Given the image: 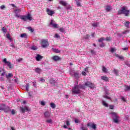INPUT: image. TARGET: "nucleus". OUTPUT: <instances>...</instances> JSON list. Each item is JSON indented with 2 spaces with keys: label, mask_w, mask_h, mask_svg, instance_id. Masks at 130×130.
Here are the masks:
<instances>
[{
  "label": "nucleus",
  "mask_w": 130,
  "mask_h": 130,
  "mask_svg": "<svg viewBox=\"0 0 130 130\" xmlns=\"http://www.w3.org/2000/svg\"><path fill=\"white\" fill-rule=\"evenodd\" d=\"M97 26H98V24H97V23L94 22V23L92 24V26H93V27H97Z\"/></svg>",
  "instance_id": "obj_54"
},
{
  "label": "nucleus",
  "mask_w": 130,
  "mask_h": 130,
  "mask_svg": "<svg viewBox=\"0 0 130 130\" xmlns=\"http://www.w3.org/2000/svg\"><path fill=\"white\" fill-rule=\"evenodd\" d=\"M41 43V45L43 47V48H46V47H47V46H49V43H48V40H42Z\"/></svg>",
  "instance_id": "obj_5"
},
{
  "label": "nucleus",
  "mask_w": 130,
  "mask_h": 130,
  "mask_svg": "<svg viewBox=\"0 0 130 130\" xmlns=\"http://www.w3.org/2000/svg\"><path fill=\"white\" fill-rule=\"evenodd\" d=\"M90 52L92 55H94V54H96V52L94 50H91L90 51Z\"/></svg>",
  "instance_id": "obj_42"
},
{
  "label": "nucleus",
  "mask_w": 130,
  "mask_h": 130,
  "mask_svg": "<svg viewBox=\"0 0 130 130\" xmlns=\"http://www.w3.org/2000/svg\"><path fill=\"white\" fill-rule=\"evenodd\" d=\"M42 72V70L41 69H40V68H37L36 69V73H37V74H40Z\"/></svg>",
  "instance_id": "obj_30"
},
{
  "label": "nucleus",
  "mask_w": 130,
  "mask_h": 130,
  "mask_svg": "<svg viewBox=\"0 0 130 130\" xmlns=\"http://www.w3.org/2000/svg\"><path fill=\"white\" fill-rule=\"evenodd\" d=\"M125 26L126 27V28H128L129 26V21H126L125 22Z\"/></svg>",
  "instance_id": "obj_33"
},
{
  "label": "nucleus",
  "mask_w": 130,
  "mask_h": 130,
  "mask_svg": "<svg viewBox=\"0 0 130 130\" xmlns=\"http://www.w3.org/2000/svg\"><path fill=\"white\" fill-rule=\"evenodd\" d=\"M44 116L46 118H48V117H50V113H49L48 111L45 112L44 114Z\"/></svg>",
  "instance_id": "obj_12"
},
{
  "label": "nucleus",
  "mask_w": 130,
  "mask_h": 130,
  "mask_svg": "<svg viewBox=\"0 0 130 130\" xmlns=\"http://www.w3.org/2000/svg\"><path fill=\"white\" fill-rule=\"evenodd\" d=\"M75 121L76 123H79V122H80V121L78 119H75Z\"/></svg>",
  "instance_id": "obj_64"
},
{
  "label": "nucleus",
  "mask_w": 130,
  "mask_h": 130,
  "mask_svg": "<svg viewBox=\"0 0 130 130\" xmlns=\"http://www.w3.org/2000/svg\"><path fill=\"white\" fill-rule=\"evenodd\" d=\"M76 2L77 7H82V5H81V3L80 2V0H76Z\"/></svg>",
  "instance_id": "obj_27"
},
{
  "label": "nucleus",
  "mask_w": 130,
  "mask_h": 130,
  "mask_svg": "<svg viewBox=\"0 0 130 130\" xmlns=\"http://www.w3.org/2000/svg\"><path fill=\"white\" fill-rule=\"evenodd\" d=\"M50 25H52L53 28H58V24L53 23V20H51Z\"/></svg>",
  "instance_id": "obj_16"
},
{
  "label": "nucleus",
  "mask_w": 130,
  "mask_h": 130,
  "mask_svg": "<svg viewBox=\"0 0 130 130\" xmlns=\"http://www.w3.org/2000/svg\"><path fill=\"white\" fill-rule=\"evenodd\" d=\"M123 15L126 16V17H128V16H129V10H127L125 9Z\"/></svg>",
  "instance_id": "obj_18"
},
{
  "label": "nucleus",
  "mask_w": 130,
  "mask_h": 130,
  "mask_svg": "<svg viewBox=\"0 0 130 130\" xmlns=\"http://www.w3.org/2000/svg\"><path fill=\"white\" fill-rule=\"evenodd\" d=\"M90 37V35H86L85 37H84V39H89Z\"/></svg>",
  "instance_id": "obj_49"
},
{
  "label": "nucleus",
  "mask_w": 130,
  "mask_h": 130,
  "mask_svg": "<svg viewBox=\"0 0 130 130\" xmlns=\"http://www.w3.org/2000/svg\"><path fill=\"white\" fill-rule=\"evenodd\" d=\"M116 57H118V58L121 60H124V57L123 56H119L118 54H116Z\"/></svg>",
  "instance_id": "obj_20"
},
{
  "label": "nucleus",
  "mask_w": 130,
  "mask_h": 130,
  "mask_svg": "<svg viewBox=\"0 0 130 130\" xmlns=\"http://www.w3.org/2000/svg\"><path fill=\"white\" fill-rule=\"evenodd\" d=\"M106 11H107V12H110V11H111V7H110V6H107Z\"/></svg>",
  "instance_id": "obj_26"
},
{
  "label": "nucleus",
  "mask_w": 130,
  "mask_h": 130,
  "mask_svg": "<svg viewBox=\"0 0 130 130\" xmlns=\"http://www.w3.org/2000/svg\"><path fill=\"white\" fill-rule=\"evenodd\" d=\"M46 12L49 16H52L54 14V11L50 10L49 9L47 8L46 9Z\"/></svg>",
  "instance_id": "obj_10"
},
{
  "label": "nucleus",
  "mask_w": 130,
  "mask_h": 130,
  "mask_svg": "<svg viewBox=\"0 0 130 130\" xmlns=\"http://www.w3.org/2000/svg\"><path fill=\"white\" fill-rule=\"evenodd\" d=\"M80 76V74L78 73H74V77H75V78H79V76Z\"/></svg>",
  "instance_id": "obj_38"
},
{
  "label": "nucleus",
  "mask_w": 130,
  "mask_h": 130,
  "mask_svg": "<svg viewBox=\"0 0 130 130\" xmlns=\"http://www.w3.org/2000/svg\"><path fill=\"white\" fill-rule=\"evenodd\" d=\"M3 62L5 63L7 67L9 68V69H13L14 68V64H12V62L8 61L6 58H5L2 60Z\"/></svg>",
  "instance_id": "obj_3"
},
{
  "label": "nucleus",
  "mask_w": 130,
  "mask_h": 130,
  "mask_svg": "<svg viewBox=\"0 0 130 130\" xmlns=\"http://www.w3.org/2000/svg\"><path fill=\"white\" fill-rule=\"evenodd\" d=\"M121 99L123 102H126V99L124 98V97L121 96Z\"/></svg>",
  "instance_id": "obj_41"
},
{
  "label": "nucleus",
  "mask_w": 130,
  "mask_h": 130,
  "mask_svg": "<svg viewBox=\"0 0 130 130\" xmlns=\"http://www.w3.org/2000/svg\"><path fill=\"white\" fill-rule=\"evenodd\" d=\"M101 79L102 80H103V81H105V82H108V81H109L108 77L106 76H102Z\"/></svg>",
  "instance_id": "obj_19"
},
{
  "label": "nucleus",
  "mask_w": 130,
  "mask_h": 130,
  "mask_svg": "<svg viewBox=\"0 0 130 130\" xmlns=\"http://www.w3.org/2000/svg\"><path fill=\"white\" fill-rule=\"evenodd\" d=\"M67 10H71L72 9V7H71V5H68L66 7Z\"/></svg>",
  "instance_id": "obj_48"
},
{
  "label": "nucleus",
  "mask_w": 130,
  "mask_h": 130,
  "mask_svg": "<svg viewBox=\"0 0 130 130\" xmlns=\"http://www.w3.org/2000/svg\"><path fill=\"white\" fill-rule=\"evenodd\" d=\"M10 46L11 47H13V48H17V47L15 46V45L14 44H11L10 45Z\"/></svg>",
  "instance_id": "obj_56"
},
{
  "label": "nucleus",
  "mask_w": 130,
  "mask_h": 130,
  "mask_svg": "<svg viewBox=\"0 0 130 130\" xmlns=\"http://www.w3.org/2000/svg\"><path fill=\"white\" fill-rule=\"evenodd\" d=\"M66 124H67V125H68V126H69V125H70V121H69V120H67L66 121Z\"/></svg>",
  "instance_id": "obj_63"
},
{
  "label": "nucleus",
  "mask_w": 130,
  "mask_h": 130,
  "mask_svg": "<svg viewBox=\"0 0 130 130\" xmlns=\"http://www.w3.org/2000/svg\"><path fill=\"white\" fill-rule=\"evenodd\" d=\"M106 40L107 41H111V37H109L106 38Z\"/></svg>",
  "instance_id": "obj_43"
},
{
  "label": "nucleus",
  "mask_w": 130,
  "mask_h": 130,
  "mask_svg": "<svg viewBox=\"0 0 130 130\" xmlns=\"http://www.w3.org/2000/svg\"><path fill=\"white\" fill-rule=\"evenodd\" d=\"M105 46V44L104 43L102 42V44L100 45V47H104Z\"/></svg>",
  "instance_id": "obj_57"
},
{
  "label": "nucleus",
  "mask_w": 130,
  "mask_h": 130,
  "mask_svg": "<svg viewBox=\"0 0 130 130\" xmlns=\"http://www.w3.org/2000/svg\"><path fill=\"white\" fill-rule=\"evenodd\" d=\"M87 126H90L91 127H92V128H93V129H96V124H91V123H88L87 124Z\"/></svg>",
  "instance_id": "obj_15"
},
{
  "label": "nucleus",
  "mask_w": 130,
  "mask_h": 130,
  "mask_svg": "<svg viewBox=\"0 0 130 130\" xmlns=\"http://www.w3.org/2000/svg\"><path fill=\"white\" fill-rule=\"evenodd\" d=\"M46 122H47V123H52V119H47V120H46Z\"/></svg>",
  "instance_id": "obj_35"
},
{
  "label": "nucleus",
  "mask_w": 130,
  "mask_h": 130,
  "mask_svg": "<svg viewBox=\"0 0 130 130\" xmlns=\"http://www.w3.org/2000/svg\"><path fill=\"white\" fill-rule=\"evenodd\" d=\"M111 114H112L113 122H114V123H118L119 120V117L117 116L116 113L112 112L111 113Z\"/></svg>",
  "instance_id": "obj_2"
},
{
  "label": "nucleus",
  "mask_w": 130,
  "mask_h": 130,
  "mask_svg": "<svg viewBox=\"0 0 130 130\" xmlns=\"http://www.w3.org/2000/svg\"><path fill=\"white\" fill-rule=\"evenodd\" d=\"M20 19L26 22L27 20H32V17H31V15L28 14L27 16H21Z\"/></svg>",
  "instance_id": "obj_4"
},
{
  "label": "nucleus",
  "mask_w": 130,
  "mask_h": 130,
  "mask_svg": "<svg viewBox=\"0 0 130 130\" xmlns=\"http://www.w3.org/2000/svg\"><path fill=\"white\" fill-rule=\"evenodd\" d=\"M42 58H43V56H41L40 54H37V56L36 57V59L37 61H40V60H41Z\"/></svg>",
  "instance_id": "obj_11"
},
{
  "label": "nucleus",
  "mask_w": 130,
  "mask_h": 130,
  "mask_svg": "<svg viewBox=\"0 0 130 130\" xmlns=\"http://www.w3.org/2000/svg\"><path fill=\"white\" fill-rule=\"evenodd\" d=\"M12 77H14V75L12 73H9L8 75H6L7 79H9V78H12Z\"/></svg>",
  "instance_id": "obj_25"
},
{
  "label": "nucleus",
  "mask_w": 130,
  "mask_h": 130,
  "mask_svg": "<svg viewBox=\"0 0 130 130\" xmlns=\"http://www.w3.org/2000/svg\"><path fill=\"white\" fill-rule=\"evenodd\" d=\"M55 38H60V37L58 35V34H56L55 35Z\"/></svg>",
  "instance_id": "obj_55"
},
{
  "label": "nucleus",
  "mask_w": 130,
  "mask_h": 130,
  "mask_svg": "<svg viewBox=\"0 0 130 130\" xmlns=\"http://www.w3.org/2000/svg\"><path fill=\"white\" fill-rule=\"evenodd\" d=\"M31 49L32 50H37V47H36V46H32L31 47Z\"/></svg>",
  "instance_id": "obj_46"
},
{
  "label": "nucleus",
  "mask_w": 130,
  "mask_h": 130,
  "mask_svg": "<svg viewBox=\"0 0 130 130\" xmlns=\"http://www.w3.org/2000/svg\"><path fill=\"white\" fill-rule=\"evenodd\" d=\"M20 109L22 112V113H25V112H26V111H29V110H30V109H29V108H28V107H20Z\"/></svg>",
  "instance_id": "obj_9"
},
{
  "label": "nucleus",
  "mask_w": 130,
  "mask_h": 130,
  "mask_svg": "<svg viewBox=\"0 0 130 130\" xmlns=\"http://www.w3.org/2000/svg\"><path fill=\"white\" fill-rule=\"evenodd\" d=\"M22 60H23V58H19V59H17L16 60V61H18V62H20L21 61H22Z\"/></svg>",
  "instance_id": "obj_50"
},
{
  "label": "nucleus",
  "mask_w": 130,
  "mask_h": 130,
  "mask_svg": "<svg viewBox=\"0 0 130 130\" xmlns=\"http://www.w3.org/2000/svg\"><path fill=\"white\" fill-rule=\"evenodd\" d=\"M81 89H85V86L82 84L75 85L72 89V94L78 95V94H81Z\"/></svg>",
  "instance_id": "obj_1"
},
{
  "label": "nucleus",
  "mask_w": 130,
  "mask_h": 130,
  "mask_svg": "<svg viewBox=\"0 0 130 130\" xmlns=\"http://www.w3.org/2000/svg\"><path fill=\"white\" fill-rule=\"evenodd\" d=\"M52 59L53 60H54V61H57L58 60H61V58H60L59 56H56V55H55V56H53L52 57Z\"/></svg>",
  "instance_id": "obj_8"
},
{
  "label": "nucleus",
  "mask_w": 130,
  "mask_h": 130,
  "mask_svg": "<svg viewBox=\"0 0 130 130\" xmlns=\"http://www.w3.org/2000/svg\"><path fill=\"white\" fill-rule=\"evenodd\" d=\"M26 90L28 92L29 91V84H27L25 86Z\"/></svg>",
  "instance_id": "obj_39"
},
{
  "label": "nucleus",
  "mask_w": 130,
  "mask_h": 130,
  "mask_svg": "<svg viewBox=\"0 0 130 130\" xmlns=\"http://www.w3.org/2000/svg\"><path fill=\"white\" fill-rule=\"evenodd\" d=\"M113 72L116 76H118V70H116V69H114Z\"/></svg>",
  "instance_id": "obj_36"
},
{
  "label": "nucleus",
  "mask_w": 130,
  "mask_h": 130,
  "mask_svg": "<svg viewBox=\"0 0 130 130\" xmlns=\"http://www.w3.org/2000/svg\"><path fill=\"white\" fill-rule=\"evenodd\" d=\"M2 31L4 32V33H7V28H5V27H3L2 28Z\"/></svg>",
  "instance_id": "obj_40"
},
{
  "label": "nucleus",
  "mask_w": 130,
  "mask_h": 130,
  "mask_svg": "<svg viewBox=\"0 0 130 130\" xmlns=\"http://www.w3.org/2000/svg\"><path fill=\"white\" fill-rule=\"evenodd\" d=\"M104 40H105V39H104V38H101L100 39H99L98 42H101L102 43V42H103Z\"/></svg>",
  "instance_id": "obj_34"
},
{
  "label": "nucleus",
  "mask_w": 130,
  "mask_h": 130,
  "mask_svg": "<svg viewBox=\"0 0 130 130\" xmlns=\"http://www.w3.org/2000/svg\"><path fill=\"white\" fill-rule=\"evenodd\" d=\"M102 71L103 73H107V72H108V70H107V69L104 66H103Z\"/></svg>",
  "instance_id": "obj_24"
},
{
  "label": "nucleus",
  "mask_w": 130,
  "mask_h": 130,
  "mask_svg": "<svg viewBox=\"0 0 130 130\" xmlns=\"http://www.w3.org/2000/svg\"><path fill=\"white\" fill-rule=\"evenodd\" d=\"M10 111H12V109L10 108L9 107H5V108L4 109V112L8 113L10 112Z\"/></svg>",
  "instance_id": "obj_17"
},
{
  "label": "nucleus",
  "mask_w": 130,
  "mask_h": 130,
  "mask_svg": "<svg viewBox=\"0 0 130 130\" xmlns=\"http://www.w3.org/2000/svg\"><path fill=\"white\" fill-rule=\"evenodd\" d=\"M110 109H113V108H114V106H112V105H110L109 106Z\"/></svg>",
  "instance_id": "obj_62"
},
{
  "label": "nucleus",
  "mask_w": 130,
  "mask_h": 130,
  "mask_svg": "<svg viewBox=\"0 0 130 130\" xmlns=\"http://www.w3.org/2000/svg\"><path fill=\"white\" fill-rule=\"evenodd\" d=\"M50 107H51V108H52L53 109H54V108H55L56 107V106H55V104L53 103H51L50 104Z\"/></svg>",
  "instance_id": "obj_23"
},
{
  "label": "nucleus",
  "mask_w": 130,
  "mask_h": 130,
  "mask_svg": "<svg viewBox=\"0 0 130 130\" xmlns=\"http://www.w3.org/2000/svg\"><path fill=\"white\" fill-rule=\"evenodd\" d=\"M102 104L105 107H108V104L106 103V102H105V101H102Z\"/></svg>",
  "instance_id": "obj_28"
},
{
  "label": "nucleus",
  "mask_w": 130,
  "mask_h": 130,
  "mask_svg": "<svg viewBox=\"0 0 130 130\" xmlns=\"http://www.w3.org/2000/svg\"><path fill=\"white\" fill-rule=\"evenodd\" d=\"M0 8L1 9V10H4L5 9H6V6H5V5H2L0 7Z\"/></svg>",
  "instance_id": "obj_53"
},
{
  "label": "nucleus",
  "mask_w": 130,
  "mask_h": 130,
  "mask_svg": "<svg viewBox=\"0 0 130 130\" xmlns=\"http://www.w3.org/2000/svg\"><path fill=\"white\" fill-rule=\"evenodd\" d=\"M84 86V89H85V87H89V88H91V89L94 88V84L91 83L90 81H87L86 82H85L84 85H83Z\"/></svg>",
  "instance_id": "obj_6"
},
{
  "label": "nucleus",
  "mask_w": 130,
  "mask_h": 130,
  "mask_svg": "<svg viewBox=\"0 0 130 130\" xmlns=\"http://www.w3.org/2000/svg\"><path fill=\"white\" fill-rule=\"evenodd\" d=\"M125 87V91H129L130 90V86H128V85H125L124 86Z\"/></svg>",
  "instance_id": "obj_32"
},
{
  "label": "nucleus",
  "mask_w": 130,
  "mask_h": 130,
  "mask_svg": "<svg viewBox=\"0 0 130 130\" xmlns=\"http://www.w3.org/2000/svg\"><path fill=\"white\" fill-rule=\"evenodd\" d=\"M41 105H42V106H44V105H45V103L44 101H41Z\"/></svg>",
  "instance_id": "obj_59"
},
{
  "label": "nucleus",
  "mask_w": 130,
  "mask_h": 130,
  "mask_svg": "<svg viewBox=\"0 0 130 130\" xmlns=\"http://www.w3.org/2000/svg\"><path fill=\"white\" fill-rule=\"evenodd\" d=\"M81 129L82 130H88V128L86 126H82L81 127Z\"/></svg>",
  "instance_id": "obj_51"
},
{
  "label": "nucleus",
  "mask_w": 130,
  "mask_h": 130,
  "mask_svg": "<svg viewBox=\"0 0 130 130\" xmlns=\"http://www.w3.org/2000/svg\"><path fill=\"white\" fill-rule=\"evenodd\" d=\"M11 111V114H12L13 115H14V114H16V111H15V110L13 109Z\"/></svg>",
  "instance_id": "obj_44"
},
{
  "label": "nucleus",
  "mask_w": 130,
  "mask_h": 130,
  "mask_svg": "<svg viewBox=\"0 0 130 130\" xmlns=\"http://www.w3.org/2000/svg\"><path fill=\"white\" fill-rule=\"evenodd\" d=\"M5 107H6L5 105H2L0 106V110H2V111H4Z\"/></svg>",
  "instance_id": "obj_29"
},
{
  "label": "nucleus",
  "mask_w": 130,
  "mask_h": 130,
  "mask_svg": "<svg viewBox=\"0 0 130 130\" xmlns=\"http://www.w3.org/2000/svg\"><path fill=\"white\" fill-rule=\"evenodd\" d=\"M59 31L60 32H64V29H63V28H60L59 29Z\"/></svg>",
  "instance_id": "obj_52"
},
{
  "label": "nucleus",
  "mask_w": 130,
  "mask_h": 130,
  "mask_svg": "<svg viewBox=\"0 0 130 130\" xmlns=\"http://www.w3.org/2000/svg\"><path fill=\"white\" fill-rule=\"evenodd\" d=\"M59 4L63 7H67L68 6V3L66 1H59Z\"/></svg>",
  "instance_id": "obj_14"
},
{
  "label": "nucleus",
  "mask_w": 130,
  "mask_h": 130,
  "mask_svg": "<svg viewBox=\"0 0 130 130\" xmlns=\"http://www.w3.org/2000/svg\"><path fill=\"white\" fill-rule=\"evenodd\" d=\"M20 37H21V38H28V36H27V34L26 33H24L20 35Z\"/></svg>",
  "instance_id": "obj_21"
},
{
  "label": "nucleus",
  "mask_w": 130,
  "mask_h": 130,
  "mask_svg": "<svg viewBox=\"0 0 130 130\" xmlns=\"http://www.w3.org/2000/svg\"><path fill=\"white\" fill-rule=\"evenodd\" d=\"M125 10V7H122L121 9L118 11V15H121L124 14Z\"/></svg>",
  "instance_id": "obj_7"
},
{
  "label": "nucleus",
  "mask_w": 130,
  "mask_h": 130,
  "mask_svg": "<svg viewBox=\"0 0 130 130\" xmlns=\"http://www.w3.org/2000/svg\"><path fill=\"white\" fill-rule=\"evenodd\" d=\"M15 17H16L17 18H21V16L20 15L18 14L17 13H16Z\"/></svg>",
  "instance_id": "obj_60"
},
{
  "label": "nucleus",
  "mask_w": 130,
  "mask_h": 130,
  "mask_svg": "<svg viewBox=\"0 0 130 130\" xmlns=\"http://www.w3.org/2000/svg\"><path fill=\"white\" fill-rule=\"evenodd\" d=\"M27 29L29 30V31H30L31 32V33H33V32H34V31H35V29L32 28V27L31 26L28 27Z\"/></svg>",
  "instance_id": "obj_31"
},
{
  "label": "nucleus",
  "mask_w": 130,
  "mask_h": 130,
  "mask_svg": "<svg viewBox=\"0 0 130 130\" xmlns=\"http://www.w3.org/2000/svg\"><path fill=\"white\" fill-rule=\"evenodd\" d=\"M7 38H8V39H9V40H12V38L11 37L10 34L7 35Z\"/></svg>",
  "instance_id": "obj_45"
},
{
  "label": "nucleus",
  "mask_w": 130,
  "mask_h": 130,
  "mask_svg": "<svg viewBox=\"0 0 130 130\" xmlns=\"http://www.w3.org/2000/svg\"><path fill=\"white\" fill-rule=\"evenodd\" d=\"M52 51L53 52H55L56 53H59L60 52V51L57 49H54L53 48H52Z\"/></svg>",
  "instance_id": "obj_22"
},
{
  "label": "nucleus",
  "mask_w": 130,
  "mask_h": 130,
  "mask_svg": "<svg viewBox=\"0 0 130 130\" xmlns=\"http://www.w3.org/2000/svg\"><path fill=\"white\" fill-rule=\"evenodd\" d=\"M2 72H3L1 74V76L2 77H5V74H7V72H6V71H5V70H4V71H2Z\"/></svg>",
  "instance_id": "obj_37"
},
{
  "label": "nucleus",
  "mask_w": 130,
  "mask_h": 130,
  "mask_svg": "<svg viewBox=\"0 0 130 130\" xmlns=\"http://www.w3.org/2000/svg\"><path fill=\"white\" fill-rule=\"evenodd\" d=\"M40 81L43 82L44 83V82H45V80L44 79H43V78H41L40 79Z\"/></svg>",
  "instance_id": "obj_61"
},
{
  "label": "nucleus",
  "mask_w": 130,
  "mask_h": 130,
  "mask_svg": "<svg viewBox=\"0 0 130 130\" xmlns=\"http://www.w3.org/2000/svg\"><path fill=\"white\" fill-rule=\"evenodd\" d=\"M104 98H106V99H108L109 100H111V98H110L107 95L104 96Z\"/></svg>",
  "instance_id": "obj_47"
},
{
  "label": "nucleus",
  "mask_w": 130,
  "mask_h": 130,
  "mask_svg": "<svg viewBox=\"0 0 130 130\" xmlns=\"http://www.w3.org/2000/svg\"><path fill=\"white\" fill-rule=\"evenodd\" d=\"M0 81L1 82H5V78L4 77H0Z\"/></svg>",
  "instance_id": "obj_58"
},
{
  "label": "nucleus",
  "mask_w": 130,
  "mask_h": 130,
  "mask_svg": "<svg viewBox=\"0 0 130 130\" xmlns=\"http://www.w3.org/2000/svg\"><path fill=\"white\" fill-rule=\"evenodd\" d=\"M49 82L51 85H52V86H55L56 82L55 80H54V79H53V78H51L49 80Z\"/></svg>",
  "instance_id": "obj_13"
}]
</instances>
